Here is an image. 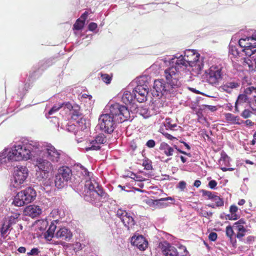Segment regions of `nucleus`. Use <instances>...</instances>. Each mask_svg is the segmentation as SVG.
<instances>
[{
  "label": "nucleus",
  "instance_id": "1",
  "mask_svg": "<svg viewBox=\"0 0 256 256\" xmlns=\"http://www.w3.org/2000/svg\"><path fill=\"white\" fill-rule=\"evenodd\" d=\"M104 112L106 114L99 116L98 126L100 130L107 134L114 132L116 122H124L130 117V112L126 106L113 102L108 104Z\"/></svg>",
  "mask_w": 256,
  "mask_h": 256
},
{
  "label": "nucleus",
  "instance_id": "2",
  "mask_svg": "<svg viewBox=\"0 0 256 256\" xmlns=\"http://www.w3.org/2000/svg\"><path fill=\"white\" fill-rule=\"evenodd\" d=\"M40 142L37 141L24 140L10 147L5 148L1 152L4 162L28 160L38 156Z\"/></svg>",
  "mask_w": 256,
  "mask_h": 256
},
{
  "label": "nucleus",
  "instance_id": "3",
  "mask_svg": "<svg viewBox=\"0 0 256 256\" xmlns=\"http://www.w3.org/2000/svg\"><path fill=\"white\" fill-rule=\"evenodd\" d=\"M172 62L177 63L178 66L183 68L186 72H192L194 75L200 74L204 66L200 54L194 50H186L184 55L174 56Z\"/></svg>",
  "mask_w": 256,
  "mask_h": 256
},
{
  "label": "nucleus",
  "instance_id": "4",
  "mask_svg": "<svg viewBox=\"0 0 256 256\" xmlns=\"http://www.w3.org/2000/svg\"><path fill=\"white\" fill-rule=\"evenodd\" d=\"M176 62H172V58L170 61V67L164 70V76L171 88H176L181 86L180 78L182 72H186L183 68L178 66Z\"/></svg>",
  "mask_w": 256,
  "mask_h": 256
},
{
  "label": "nucleus",
  "instance_id": "5",
  "mask_svg": "<svg viewBox=\"0 0 256 256\" xmlns=\"http://www.w3.org/2000/svg\"><path fill=\"white\" fill-rule=\"evenodd\" d=\"M40 147L38 156L43 152L46 158L52 163L60 164L64 162V154L50 144L40 143Z\"/></svg>",
  "mask_w": 256,
  "mask_h": 256
},
{
  "label": "nucleus",
  "instance_id": "6",
  "mask_svg": "<svg viewBox=\"0 0 256 256\" xmlns=\"http://www.w3.org/2000/svg\"><path fill=\"white\" fill-rule=\"evenodd\" d=\"M223 67L220 64H215L211 66L206 70L205 74L208 82L214 86L219 85L220 81L223 78Z\"/></svg>",
  "mask_w": 256,
  "mask_h": 256
},
{
  "label": "nucleus",
  "instance_id": "7",
  "mask_svg": "<svg viewBox=\"0 0 256 256\" xmlns=\"http://www.w3.org/2000/svg\"><path fill=\"white\" fill-rule=\"evenodd\" d=\"M36 194L35 190L28 187L18 192L14 196L12 204L17 206H22L34 200Z\"/></svg>",
  "mask_w": 256,
  "mask_h": 256
},
{
  "label": "nucleus",
  "instance_id": "8",
  "mask_svg": "<svg viewBox=\"0 0 256 256\" xmlns=\"http://www.w3.org/2000/svg\"><path fill=\"white\" fill-rule=\"evenodd\" d=\"M28 176V170L24 166H18L15 169L12 184L19 188L22 186Z\"/></svg>",
  "mask_w": 256,
  "mask_h": 256
},
{
  "label": "nucleus",
  "instance_id": "9",
  "mask_svg": "<svg viewBox=\"0 0 256 256\" xmlns=\"http://www.w3.org/2000/svg\"><path fill=\"white\" fill-rule=\"evenodd\" d=\"M174 88H171L170 85L168 83L166 84L163 80H156L154 82V89L156 91V94L158 97L166 96L172 93Z\"/></svg>",
  "mask_w": 256,
  "mask_h": 256
},
{
  "label": "nucleus",
  "instance_id": "10",
  "mask_svg": "<svg viewBox=\"0 0 256 256\" xmlns=\"http://www.w3.org/2000/svg\"><path fill=\"white\" fill-rule=\"evenodd\" d=\"M254 40L252 36L242 38L239 40V45L242 48V51L246 54V56H250L256 52V44L252 43Z\"/></svg>",
  "mask_w": 256,
  "mask_h": 256
},
{
  "label": "nucleus",
  "instance_id": "11",
  "mask_svg": "<svg viewBox=\"0 0 256 256\" xmlns=\"http://www.w3.org/2000/svg\"><path fill=\"white\" fill-rule=\"evenodd\" d=\"M240 86V82L238 80L231 78L226 81L219 86L218 90L222 92L232 94L235 90H238Z\"/></svg>",
  "mask_w": 256,
  "mask_h": 256
},
{
  "label": "nucleus",
  "instance_id": "12",
  "mask_svg": "<svg viewBox=\"0 0 256 256\" xmlns=\"http://www.w3.org/2000/svg\"><path fill=\"white\" fill-rule=\"evenodd\" d=\"M106 142V139L104 134H100L94 139L87 142L88 146L85 148L86 151L98 150L101 148V145Z\"/></svg>",
  "mask_w": 256,
  "mask_h": 256
},
{
  "label": "nucleus",
  "instance_id": "13",
  "mask_svg": "<svg viewBox=\"0 0 256 256\" xmlns=\"http://www.w3.org/2000/svg\"><path fill=\"white\" fill-rule=\"evenodd\" d=\"M135 99L140 102H142L146 100L148 90L146 86L139 85L136 86L132 91Z\"/></svg>",
  "mask_w": 256,
  "mask_h": 256
},
{
  "label": "nucleus",
  "instance_id": "14",
  "mask_svg": "<svg viewBox=\"0 0 256 256\" xmlns=\"http://www.w3.org/2000/svg\"><path fill=\"white\" fill-rule=\"evenodd\" d=\"M36 166L38 170L44 173V176L52 169V164L48 160L38 158L36 160Z\"/></svg>",
  "mask_w": 256,
  "mask_h": 256
},
{
  "label": "nucleus",
  "instance_id": "15",
  "mask_svg": "<svg viewBox=\"0 0 256 256\" xmlns=\"http://www.w3.org/2000/svg\"><path fill=\"white\" fill-rule=\"evenodd\" d=\"M160 247L164 256H178L176 248L166 242L160 243Z\"/></svg>",
  "mask_w": 256,
  "mask_h": 256
},
{
  "label": "nucleus",
  "instance_id": "16",
  "mask_svg": "<svg viewBox=\"0 0 256 256\" xmlns=\"http://www.w3.org/2000/svg\"><path fill=\"white\" fill-rule=\"evenodd\" d=\"M220 158L218 160V164L221 166L220 169L223 172L233 171L234 168H229L230 165V158L224 152H222L220 154Z\"/></svg>",
  "mask_w": 256,
  "mask_h": 256
},
{
  "label": "nucleus",
  "instance_id": "17",
  "mask_svg": "<svg viewBox=\"0 0 256 256\" xmlns=\"http://www.w3.org/2000/svg\"><path fill=\"white\" fill-rule=\"evenodd\" d=\"M132 243L139 250H144L148 247V242L142 236H134L132 238Z\"/></svg>",
  "mask_w": 256,
  "mask_h": 256
},
{
  "label": "nucleus",
  "instance_id": "18",
  "mask_svg": "<svg viewBox=\"0 0 256 256\" xmlns=\"http://www.w3.org/2000/svg\"><path fill=\"white\" fill-rule=\"evenodd\" d=\"M169 200H174V198L172 197L168 196L157 200H149L148 204L154 208H160L166 207L168 204L166 203L163 202Z\"/></svg>",
  "mask_w": 256,
  "mask_h": 256
},
{
  "label": "nucleus",
  "instance_id": "19",
  "mask_svg": "<svg viewBox=\"0 0 256 256\" xmlns=\"http://www.w3.org/2000/svg\"><path fill=\"white\" fill-rule=\"evenodd\" d=\"M24 212L26 215L35 218L42 213V210L38 206L30 205L25 208Z\"/></svg>",
  "mask_w": 256,
  "mask_h": 256
},
{
  "label": "nucleus",
  "instance_id": "20",
  "mask_svg": "<svg viewBox=\"0 0 256 256\" xmlns=\"http://www.w3.org/2000/svg\"><path fill=\"white\" fill-rule=\"evenodd\" d=\"M55 237L57 238H61L62 240L68 241L72 237V234L68 228H62L55 234Z\"/></svg>",
  "mask_w": 256,
  "mask_h": 256
},
{
  "label": "nucleus",
  "instance_id": "21",
  "mask_svg": "<svg viewBox=\"0 0 256 256\" xmlns=\"http://www.w3.org/2000/svg\"><path fill=\"white\" fill-rule=\"evenodd\" d=\"M118 96L121 98L122 101L126 104H131L135 99L134 93L126 90H123Z\"/></svg>",
  "mask_w": 256,
  "mask_h": 256
},
{
  "label": "nucleus",
  "instance_id": "22",
  "mask_svg": "<svg viewBox=\"0 0 256 256\" xmlns=\"http://www.w3.org/2000/svg\"><path fill=\"white\" fill-rule=\"evenodd\" d=\"M57 174L68 182L71 178L72 172L70 168L63 166L58 169Z\"/></svg>",
  "mask_w": 256,
  "mask_h": 256
},
{
  "label": "nucleus",
  "instance_id": "23",
  "mask_svg": "<svg viewBox=\"0 0 256 256\" xmlns=\"http://www.w3.org/2000/svg\"><path fill=\"white\" fill-rule=\"evenodd\" d=\"M160 150L163 154H164L167 156H172L175 152L174 148L164 142L160 144Z\"/></svg>",
  "mask_w": 256,
  "mask_h": 256
},
{
  "label": "nucleus",
  "instance_id": "24",
  "mask_svg": "<svg viewBox=\"0 0 256 256\" xmlns=\"http://www.w3.org/2000/svg\"><path fill=\"white\" fill-rule=\"evenodd\" d=\"M248 56L244 59L243 66L247 70L252 71L256 68V59L252 60Z\"/></svg>",
  "mask_w": 256,
  "mask_h": 256
},
{
  "label": "nucleus",
  "instance_id": "25",
  "mask_svg": "<svg viewBox=\"0 0 256 256\" xmlns=\"http://www.w3.org/2000/svg\"><path fill=\"white\" fill-rule=\"evenodd\" d=\"M121 221L128 230L132 228L135 224V222L131 214L128 212L124 218H122Z\"/></svg>",
  "mask_w": 256,
  "mask_h": 256
},
{
  "label": "nucleus",
  "instance_id": "26",
  "mask_svg": "<svg viewBox=\"0 0 256 256\" xmlns=\"http://www.w3.org/2000/svg\"><path fill=\"white\" fill-rule=\"evenodd\" d=\"M248 96L244 94H240L235 103V110L238 112L240 106H242L245 103H248Z\"/></svg>",
  "mask_w": 256,
  "mask_h": 256
},
{
  "label": "nucleus",
  "instance_id": "27",
  "mask_svg": "<svg viewBox=\"0 0 256 256\" xmlns=\"http://www.w3.org/2000/svg\"><path fill=\"white\" fill-rule=\"evenodd\" d=\"M98 184L94 182H92L90 179L86 180V184L84 185V193H90L91 191H94Z\"/></svg>",
  "mask_w": 256,
  "mask_h": 256
},
{
  "label": "nucleus",
  "instance_id": "28",
  "mask_svg": "<svg viewBox=\"0 0 256 256\" xmlns=\"http://www.w3.org/2000/svg\"><path fill=\"white\" fill-rule=\"evenodd\" d=\"M83 194L85 200L90 202H97L100 200L94 191H91L90 193H84Z\"/></svg>",
  "mask_w": 256,
  "mask_h": 256
},
{
  "label": "nucleus",
  "instance_id": "29",
  "mask_svg": "<svg viewBox=\"0 0 256 256\" xmlns=\"http://www.w3.org/2000/svg\"><path fill=\"white\" fill-rule=\"evenodd\" d=\"M238 224H234L233 228L238 231L236 237L238 239L240 240L245 236L246 230L243 225H238Z\"/></svg>",
  "mask_w": 256,
  "mask_h": 256
},
{
  "label": "nucleus",
  "instance_id": "30",
  "mask_svg": "<svg viewBox=\"0 0 256 256\" xmlns=\"http://www.w3.org/2000/svg\"><path fill=\"white\" fill-rule=\"evenodd\" d=\"M226 120L233 124H240L242 122H240V119L238 116H235L232 114L227 113L225 114Z\"/></svg>",
  "mask_w": 256,
  "mask_h": 256
},
{
  "label": "nucleus",
  "instance_id": "31",
  "mask_svg": "<svg viewBox=\"0 0 256 256\" xmlns=\"http://www.w3.org/2000/svg\"><path fill=\"white\" fill-rule=\"evenodd\" d=\"M77 170L78 172H80L83 177L86 179H90V174L88 170L81 164L77 166Z\"/></svg>",
  "mask_w": 256,
  "mask_h": 256
},
{
  "label": "nucleus",
  "instance_id": "32",
  "mask_svg": "<svg viewBox=\"0 0 256 256\" xmlns=\"http://www.w3.org/2000/svg\"><path fill=\"white\" fill-rule=\"evenodd\" d=\"M164 127L166 130H174L178 126L176 123L174 122L173 120L170 118H166L164 122Z\"/></svg>",
  "mask_w": 256,
  "mask_h": 256
},
{
  "label": "nucleus",
  "instance_id": "33",
  "mask_svg": "<svg viewBox=\"0 0 256 256\" xmlns=\"http://www.w3.org/2000/svg\"><path fill=\"white\" fill-rule=\"evenodd\" d=\"M68 182L64 180L62 177H60V176L58 175L57 174L56 175L55 177V186L58 188H61L64 187L66 184Z\"/></svg>",
  "mask_w": 256,
  "mask_h": 256
},
{
  "label": "nucleus",
  "instance_id": "34",
  "mask_svg": "<svg viewBox=\"0 0 256 256\" xmlns=\"http://www.w3.org/2000/svg\"><path fill=\"white\" fill-rule=\"evenodd\" d=\"M10 226H11L10 225V224H8L6 221L4 222L0 230L1 236L4 239L7 236Z\"/></svg>",
  "mask_w": 256,
  "mask_h": 256
},
{
  "label": "nucleus",
  "instance_id": "35",
  "mask_svg": "<svg viewBox=\"0 0 256 256\" xmlns=\"http://www.w3.org/2000/svg\"><path fill=\"white\" fill-rule=\"evenodd\" d=\"M56 228V226L54 222H52L48 230L46 232V238H49L55 237L54 231Z\"/></svg>",
  "mask_w": 256,
  "mask_h": 256
},
{
  "label": "nucleus",
  "instance_id": "36",
  "mask_svg": "<svg viewBox=\"0 0 256 256\" xmlns=\"http://www.w3.org/2000/svg\"><path fill=\"white\" fill-rule=\"evenodd\" d=\"M76 122V124H78V128L80 130H82L87 128L88 126L86 123V120L80 117Z\"/></svg>",
  "mask_w": 256,
  "mask_h": 256
},
{
  "label": "nucleus",
  "instance_id": "37",
  "mask_svg": "<svg viewBox=\"0 0 256 256\" xmlns=\"http://www.w3.org/2000/svg\"><path fill=\"white\" fill-rule=\"evenodd\" d=\"M20 216V214L16 213L10 216L8 220H6V222H8L10 226L12 224H16L18 222V219Z\"/></svg>",
  "mask_w": 256,
  "mask_h": 256
},
{
  "label": "nucleus",
  "instance_id": "38",
  "mask_svg": "<svg viewBox=\"0 0 256 256\" xmlns=\"http://www.w3.org/2000/svg\"><path fill=\"white\" fill-rule=\"evenodd\" d=\"M64 103L56 104L52 108L49 110L48 116L53 114L56 112H58L60 108L64 105Z\"/></svg>",
  "mask_w": 256,
  "mask_h": 256
},
{
  "label": "nucleus",
  "instance_id": "39",
  "mask_svg": "<svg viewBox=\"0 0 256 256\" xmlns=\"http://www.w3.org/2000/svg\"><path fill=\"white\" fill-rule=\"evenodd\" d=\"M244 94L247 96L252 95L253 96L256 97V88L254 86H250L244 90Z\"/></svg>",
  "mask_w": 256,
  "mask_h": 256
},
{
  "label": "nucleus",
  "instance_id": "40",
  "mask_svg": "<svg viewBox=\"0 0 256 256\" xmlns=\"http://www.w3.org/2000/svg\"><path fill=\"white\" fill-rule=\"evenodd\" d=\"M229 53L234 58L240 56V52L238 50V48L236 46H230Z\"/></svg>",
  "mask_w": 256,
  "mask_h": 256
},
{
  "label": "nucleus",
  "instance_id": "41",
  "mask_svg": "<svg viewBox=\"0 0 256 256\" xmlns=\"http://www.w3.org/2000/svg\"><path fill=\"white\" fill-rule=\"evenodd\" d=\"M94 192L96 194V196L100 198H104L106 196V194L104 192L102 188L99 186H96L94 190Z\"/></svg>",
  "mask_w": 256,
  "mask_h": 256
},
{
  "label": "nucleus",
  "instance_id": "42",
  "mask_svg": "<svg viewBox=\"0 0 256 256\" xmlns=\"http://www.w3.org/2000/svg\"><path fill=\"white\" fill-rule=\"evenodd\" d=\"M84 22L82 21L80 18H78L74 24V29L76 30H82L84 27Z\"/></svg>",
  "mask_w": 256,
  "mask_h": 256
},
{
  "label": "nucleus",
  "instance_id": "43",
  "mask_svg": "<svg viewBox=\"0 0 256 256\" xmlns=\"http://www.w3.org/2000/svg\"><path fill=\"white\" fill-rule=\"evenodd\" d=\"M230 212H231V216H228L229 219L230 220H234L237 219V217L236 216V214H235V213L238 210L237 206H232L230 207Z\"/></svg>",
  "mask_w": 256,
  "mask_h": 256
},
{
  "label": "nucleus",
  "instance_id": "44",
  "mask_svg": "<svg viewBox=\"0 0 256 256\" xmlns=\"http://www.w3.org/2000/svg\"><path fill=\"white\" fill-rule=\"evenodd\" d=\"M142 166L144 167V169L146 170H150L152 168V162L148 159L144 160L143 161Z\"/></svg>",
  "mask_w": 256,
  "mask_h": 256
},
{
  "label": "nucleus",
  "instance_id": "45",
  "mask_svg": "<svg viewBox=\"0 0 256 256\" xmlns=\"http://www.w3.org/2000/svg\"><path fill=\"white\" fill-rule=\"evenodd\" d=\"M212 200L215 202L216 206H220L224 205V202L218 196L216 195L214 197Z\"/></svg>",
  "mask_w": 256,
  "mask_h": 256
},
{
  "label": "nucleus",
  "instance_id": "46",
  "mask_svg": "<svg viewBox=\"0 0 256 256\" xmlns=\"http://www.w3.org/2000/svg\"><path fill=\"white\" fill-rule=\"evenodd\" d=\"M80 117H82V114L78 111L74 110L72 114V118L75 121H76Z\"/></svg>",
  "mask_w": 256,
  "mask_h": 256
},
{
  "label": "nucleus",
  "instance_id": "47",
  "mask_svg": "<svg viewBox=\"0 0 256 256\" xmlns=\"http://www.w3.org/2000/svg\"><path fill=\"white\" fill-rule=\"evenodd\" d=\"M128 214V212H126V211L122 209H118L117 211L116 215L118 217L122 220V218H124L126 216V214Z\"/></svg>",
  "mask_w": 256,
  "mask_h": 256
},
{
  "label": "nucleus",
  "instance_id": "48",
  "mask_svg": "<svg viewBox=\"0 0 256 256\" xmlns=\"http://www.w3.org/2000/svg\"><path fill=\"white\" fill-rule=\"evenodd\" d=\"M102 81L106 84H110L111 81V77L108 74H102L101 75Z\"/></svg>",
  "mask_w": 256,
  "mask_h": 256
},
{
  "label": "nucleus",
  "instance_id": "49",
  "mask_svg": "<svg viewBox=\"0 0 256 256\" xmlns=\"http://www.w3.org/2000/svg\"><path fill=\"white\" fill-rule=\"evenodd\" d=\"M226 235L228 237H232L233 236L234 232L232 228L229 226L226 228Z\"/></svg>",
  "mask_w": 256,
  "mask_h": 256
},
{
  "label": "nucleus",
  "instance_id": "50",
  "mask_svg": "<svg viewBox=\"0 0 256 256\" xmlns=\"http://www.w3.org/2000/svg\"><path fill=\"white\" fill-rule=\"evenodd\" d=\"M252 112L248 110H244L241 114V116L244 118H250L252 115Z\"/></svg>",
  "mask_w": 256,
  "mask_h": 256
},
{
  "label": "nucleus",
  "instance_id": "51",
  "mask_svg": "<svg viewBox=\"0 0 256 256\" xmlns=\"http://www.w3.org/2000/svg\"><path fill=\"white\" fill-rule=\"evenodd\" d=\"M203 194L212 200H213L214 197L216 196L214 193L208 190H203Z\"/></svg>",
  "mask_w": 256,
  "mask_h": 256
},
{
  "label": "nucleus",
  "instance_id": "52",
  "mask_svg": "<svg viewBox=\"0 0 256 256\" xmlns=\"http://www.w3.org/2000/svg\"><path fill=\"white\" fill-rule=\"evenodd\" d=\"M39 252L40 251L38 248H33L30 252L27 253V254L28 256L38 255Z\"/></svg>",
  "mask_w": 256,
  "mask_h": 256
},
{
  "label": "nucleus",
  "instance_id": "53",
  "mask_svg": "<svg viewBox=\"0 0 256 256\" xmlns=\"http://www.w3.org/2000/svg\"><path fill=\"white\" fill-rule=\"evenodd\" d=\"M201 214L202 216L210 218L212 215V212H206V210H202L201 212Z\"/></svg>",
  "mask_w": 256,
  "mask_h": 256
},
{
  "label": "nucleus",
  "instance_id": "54",
  "mask_svg": "<svg viewBox=\"0 0 256 256\" xmlns=\"http://www.w3.org/2000/svg\"><path fill=\"white\" fill-rule=\"evenodd\" d=\"M98 27V25L95 22H90L88 26V30L90 31H94Z\"/></svg>",
  "mask_w": 256,
  "mask_h": 256
},
{
  "label": "nucleus",
  "instance_id": "55",
  "mask_svg": "<svg viewBox=\"0 0 256 256\" xmlns=\"http://www.w3.org/2000/svg\"><path fill=\"white\" fill-rule=\"evenodd\" d=\"M217 236L216 233L212 232L210 234L208 238L212 241H215L217 238Z\"/></svg>",
  "mask_w": 256,
  "mask_h": 256
},
{
  "label": "nucleus",
  "instance_id": "56",
  "mask_svg": "<svg viewBox=\"0 0 256 256\" xmlns=\"http://www.w3.org/2000/svg\"><path fill=\"white\" fill-rule=\"evenodd\" d=\"M133 174L134 176V178H133L135 180L138 181V182H142V181H144L146 180V178H143L140 175H136L135 174Z\"/></svg>",
  "mask_w": 256,
  "mask_h": 256
},
{
  "label": "nucleus",
  "instance_id": "57",
  "mask_svg": "<svg viewBox=\"0 0 256 256\" xmlns=\"http://www.w3.org/2000/svg\"><path fill=\"white\" fill-rule=\"evenodd\" d=\"M217 185V182L215 180H212L208 182V186L212 189H214Z\"/></svg>",
  "mask_w": 256,
  "mask_h": 256
},
{
  "label": "nucleus",
  "instance_id": "58",
  "mask_svg": "<svg viewBox=\"0 0 256 256\" xmlns=\"http://www.w3.org/2000/svg\"><path fill=\"white\" fill-rule=\"evenodd\" d=\"M178 188L181 190H184L186 188V183L184 181H181L179 182Z\"/></svg>",
  "mask_w": 256,
  "mask_h": 256
},
{
  "label": "nucleus",
  "instance_id": "59",
  "mask_svg": "<svg viewBox=\"0 0 256 256\" xmlns=\"http://www.w3.org/2000/svg\"><path fill=\"white\" fill-rule=\"evenodd\" d=\"M155 144H156L155 142L152 140H148L146 144V145L148 148H154L155 146Z\"/></svg>",
  "mask_w": 256,
  "mask_h": 256
},
{
  "label": "nucleus",
  "instance_id": "60",
  "mask_svg": "<svg viewBox=\"0 0 256 256\" xmlns=\"http://www.w3.org/2000/svg\"><path fill=\"white\" fill-rule=\"evenodd\" d=\"M162 134L166 138H167L168 139V140H173L174 139H176V138L173 136H172L171 134L167 133V132H162Z\"/></svg>",
  "mask_w": 256,
  "mask_h": 256
},
{
  "label": "nucleus",
  "instance_id": "61",
  "mask_svg": "<svg viewBox=\"0 0 256 256\" xmlns=\"http://www.w3.org/2000/svg\"><path fill=\"white\" fill-rule=\"evenodd\" d=\"M240 122H242V124L244 123L248 126H252L254 124V123L250 120H247L245 121L240 120Z\"/></svg>",
  "mask_w": 256,
  "mask_h": 256
},
{
  "label": "nucleus",
  "instance_id": "62",
  "mask_svg": "<svg viewBox=\"0 0 256 256\" xmlns=\"http://www.w3.org/2000/svg\"><path fill=\"white\" fill-rule=\"evenodd\" d=\"M42 183L44 186H50L51 184H52V180H50V178L45 179V180H43Z\"/></svg>",
  "mask_w": 256,
  "mask_h": 256
},
{
  "label": "nucleus",
  "instance_id": "63",
  "mask_svg": "<svg viewBox=\"0 0 256 256\" xmlns=\"http://www.w3.org/2000/svg\"><path fill=\"white\" fill-rule=\"evenodd\" d=\"M179 248L184 250V254H183V256H187L188 255V252L185 246H180L179 247Z\"/></svg>",
  "mask_w": 256,
  "mask_h": 256
},
{
  "label": "nucleus",
  "instance_id": "64",
  "mask_svg": "<svg viewBox=\"0 0 256 256\" xmlns=\"http://www.w3.org/2000/svg\"><path fill=\"white\" fill-rule=\"evenodd\" d=\"M250 144L256 146V132L253 135V140L251 141Z\"/></svg>",
  "mask_w": 256,
  "mask_h": 256
}]
</instances>
